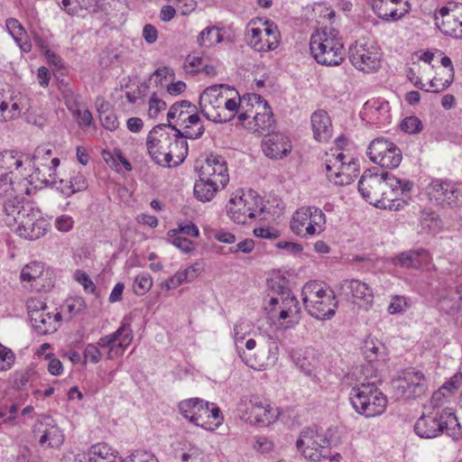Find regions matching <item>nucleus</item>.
I'll list each match as a JSON object with an SVG mask.
<instances>
[{
	"label": "nucleus",
	"mask_w": 462,
	"mask_h": 462,
	"mask_svg": "<svg viewBox=\"0 0 462 462\" xmlns=\"http://www.w3.org/2000/svg\"><path fill=\"white\" fill-rule=\"evenodd\" d=\"M355 375H360L356 379V384L350 392V402L353 408L365 417H375L384 412L387 407L386 396L377 388L376 383L380 379L373 375L371 365L356 368Z\"/></svg>",
	"instance_id": "nucleus-1"
},
{
	"label": "nucleus",
	"mask_w": 462,
	"mask_h": 462,
	"mask_svg": "<svg viewBox=\"0 0 462 462\" xmlns=\"http://www.w3.org/2000/svg\"><path fill=\"white\" fill-rule=\"evenodd\" d=\"M235 88L226 85H213L207 88L199 97L201 114L214 123H224L233 119L237 110Z\"/></svg>",
	"instance_id": "nucleus-2"
},
{
	"label": "nucleus",
	"mask_w": 462,
	"mask_h": 462,
	"mask_svg": "<svg viewBox=\"0 0 462 462\" xmlns=\"http://www.w3.org/2000/svg\"><path fill=\"white\" fill-rule=\"evenodd\" d=\"M237 354L247 366L263 371L276 363L279 346L271 336L258 334L249 337L245 341V347Z\"/></svg>",
	"instance_id": "nucleus-3"
},
{
	"label": "nucleus",
	"mask_w": 462,
	"mask_h": 462,
	"mask_svg": "<svg viewBox=\"0 0 462 462\" xmlns=\"http://www.w3.org/2000/svg\"><path fill=\"white\" fill-rule=\"evenodd\" d=\"M310 49L318 63L337 66L345 57V50L339 32L334 28L317 31L310 37Z\"/></svg>",
	"instance_id": "nucleus-4"
},
{
	"label": "nucleus",
	"mask_w": 462,
	"mask_h": 462,
	"mask_svg": "<svg viewBox=\"0 0 462 462\" xmlns=\"http://www.w3.org/2000/svg\"><path fill=\"white\" fill-rule=\"evenodd\" d=\"M303 304L308 313L320 320L332 319L337 309L335 292L320 282H309L301 291Z\"/></svg>",
	"instance_id": "nucleus-5"
},
{
	"label": "nucleus",
	"mask_w": 462,
	"mask_h": 462,
	"mask_svg": "<svg viewBox=\"0 0 462 462\" xmlns=\"http://www.w3.org/2000/svg\"><path fill=\"white\" fill-rule=\"evenodd\" d=\"M414 430L424 439L436 438L440 433H446L455 440L462 438V427L456 414L448 410L422 415L416 421Z\"/></svg>",
	"instance_id": "nucleus-6"
},
{
	"label": "nucleus",
	"mask_w": 462,
	"mask_h": 462,
	"mask_svg": "<svg viewBox=\"0 0 462 462\" xmlns=\"http://www.w3.org/2000/svg\"><path fill=\"white\" fill-rule=\"evenodd\" d=\"M326 216L317 207H301L292 216L291 231L303 238L320 235L326 227Z\"/></svg>",
	"instance_id": "nucleus-7"
},
{
	"label": "nucleus",
	"mask_w": 462,
	"mask_h": 462,
	"mask_svg": "<svg viewBox=\"0 0 462 462\" xmlns=\"http://www.w3.org/2000/svg\"><path fill=\"white\" fill-rule=\"evenodd\" d=\"M262 199L252 193L236 194L226 204V214L236 224H245L249 219L262 217Z\"/></svg>",
	"instance_id": "nucleus-8"
},
{
	"label": "nucleus",
	"mask_w": 462,
	"mask_h": 462,
	"mask_svg": "<svg viewBox=\"0 0 462 462\" xmlns=\"http://www.w3.org/2000/svg\"><path fill=\"white\" fill-rule=\"evenodd\" d=\"M32 159L29 154H24L14 150H7L0 152V180L9 181L25 180L31 175Z\"/></svg>",
	"instance_id": "nucleus-9"
},
{
	"label": "nucleus",
	"mask_w": 462,
	"mask_h": 462,
	"mask_svg": "<svg viewBox=\"0 0 462 462\" xmlns=\"http://www.w3.org/2000/svg\"><path fill=\"white\" fill-rule=\"evenodd\" d=\"M383 176L385 186L381 189L382 199L377 208L398 209L405 202L403 197L412 189L413 183L388 172H383Z\"/></svg>",
	"instance_id": "nucleus-10"
},
{
	"label": "nucleus",
	"mask_w": 462,
	"mask_h": 462,
	"mask_svg": "<svg viewBox=\"0 0 462 462\" xmlns=\"http://www.w3.org/2000/svg\"><path fill=\"white\" fill-rule=\"evenodd\" d=\"M327 176L336 185H348L357 176L359 168L356 161L346 156L343 152L333 153L326 160Z\"/></svg>",
	"instance_id": "nucleus-11"
},
{
	"label": "nucleus",
	"mask_w": 462,
	"mask_h": 462,
	"mask_svg": "<svg viewBox=\"0 0 462 462\" xmlns=\"http://www.w3.org/2000/svg\"><path fill=\"white\" fill-rule=\"evenodd\" d=\"M429 388V382L420 371L410 370L403 373L393 383L394 395L399 400H412L423 396Z\"/></svg>",
	"instance_id": "nucleus-12"
},
{
	"label": "nucleus",
	"mask_w": 462,
	"mask_h": 462,
	"mask_svg": "<svg viewBox=\"0 0 462 462\" xmlns=\"http://www.w3.org/2000/svg\"><path fill=\"white\" fill-rule=\"evenodd\" d=\"M238 411L241 419L250 423L269 425L278 418L277 411L257 396L242 399Z\"/></svg>",
	"instance_id": "nucleus-13"
},
{
	"label": "nucleus",
	"mask_w": 462,
	"mask_h": 462,
	"mask_svg": "<svg viewBox=\"0 0 462 462\" xmlns=\"http://www.w3.org/2000/svg\"><path fill=\"white\" fill-rule=\"evenodd\" d=\"M367 155L374 163L389 169L398 167L402 160L400 148L384 137L375 138L370 143Z\"/></svg>",
	"instance_id": "nucleus-14"
},
{
	"label": "nucleus",
	"mask_w": 462,
	"mask_h": 462,
	"mask_svg": "<svg viewBox=\"0 0 462 462\" xmlns=\"http://www.w3.org/2000/svg\"><path fill=\"white\" fill-rule=\"evenodd\" d=\"M45 155H52V150L46 146H40L35 150L34 154L31 156L32 162L31 175H28V178H35L46 185L57 186L59 181L56 169L60 164V159L53 157L50 162H44Z\"/></svg>",
	"instance_id": "nucleus-15"
},
{
	"label": "nucleus",
	"mask_w": 462,
	"mask_h": 462,
	"mask_svg": "<svg viewBox=\"0 0 462 462\" xmlns=\"http://www.w3.org/2000/svg\"><path fill=\"white\" fill-rule=\"evenodd\" d=\"M174 125L161 124L155 125L149 133L146 140L147 151L152 159L159 165L165 166L164 153L168 152L173 134Z\"/></svg>",
	"instance_id": "nucleus-16"
},
{
	"label": "nucleus",
	"mask_w": 462,
	"mask_h": 462,
	"mask_svg": "<svg viewBox=\"0 0 462 462\" xmlns=\"http://www.w3.org/2000/svg\"><path fill=\"white\" fill-rule=\"evenodd\" d=\"M299 450L311 461L317 462L330 454L329 441L313 430H304L296 442Z\"/></svg>",
	"instance_id": "nucleus-17"
},
{
	"label": "nucleus",
	"mask_w": 462,
	"mask_h": 462,
	"mask_svg": "<svg viewBox=\"0 0 462 462\" xmlns=\"http://www.w3.org/2000/svg\"><path fill=\"white\" fill-rule=\"evenodd\" d=\"M349 60L356 69L371 72L381 66V52L374 43L356 42L349 49Z\"/></svg>",
	"instance_id": "nucleus-18"
},
{
	"label": "nucleus",
	"mask_w": 462,
	"mask_h": 462,
	"mask_svg": "<svg viewBox=\"0 0 462 462\" xmlns=\"http://www.w3.org/2000/svg\"><path fill=\"white\" fill-rule=\"evenodd\" d=\"M265 310L269 319L273 321L284 320L297 315L300 311L297 299L288 288L281 287V291L269 300Z\"/></svg>",
	"instance_id": "nucleus-19"
},
{
	"label": "nucleus",
	"mask_w": 462,
	"mask_h": 462,
	"mask_svg": "<svg viewBox=\"0 0 462 462\" xmlns=\"http://www.w3.org/2000/svg\"><path fill=\"white\" fill-rule=\"evenodd\" d=\"M430 196L450 208L462 204V186L450 180H433L429 187Z\"/></svg>",
	"instance_id": "nucleus-20"
},
{
	"label": "nucleus",
	"mask_w": 462,
	"mask_h": 462,
	"mask_svg": "<svg viewBox=\"0 0 462 462\" xmlns=\"http://www.w3.org/2000/svg\"><path fill=\"white\" fill-rule=\"evenodd\" d=\"M250 101H254L256 107L255 114L254 115V120L249 122L247 126L254 132L261 130L269 131L274 124L271 107L260 95L254 93L242 97V107L245 108V106H248L250 105Z\"/></svg>",
	"instance_id": "nucleus-21"
},
{
	"label": "nucleus",
	"mask_w": 462,
	"mask_h": 462,
	"mask_svg": "<svg viewBox=\"0 0 462 462\" xmlns=\"http://www.w3.org/2000/svg\"><path fill=\"white\" fill-rule=\"evenodd\" d=\"M133 340V330L130 323L125 319L122 325L112 334L106 335L99 338L97 343V346L107 347V357L113 358V355H123L125 349L131 344Z\"/></svg>",
	"instance_id": "nucleus-22"
},
{
	"label": "nucleus",
	"mask_w": 462,
	"mask_h": 462,
	"mask_svg": "<svg viewBox=\"0 0 462 462\" xmlns=\"http://www.w3.org/2000/svg\"><path fill=\"white\" fill-rule=\"evenodd\" d=\"M265 28H252L248 34V44L256 51H268L278 47L280 32L272 22H265Z\"/></svg>",
	"instance_id": "nucleus-23"
},
{
	"label": "nucleus",
	"mask_w": 462,
	"mask_h": 462,
	"mask_svg": "<svg viewBox=\"0 0 462 462\" xmlns=\"http://www.w3.org/2000/svg\"><path fill=\"white\" fill-rule=\"evenodd\" d=\"M21 280L28 282L36 291H47L54 286L52 272L45 269L41 262H32L26 264L21 272Z\"/></svg>",
	"instance_id": "nucleus-24"
},
{
	"label": "nucleus",
	"mask_w": 462,
	"mask_h": 462,
	"mask_svg": "<svg viewBox=\"0 0 462 462\" xmlns=\"http://www.w3.org/2000/svg\"><path fill=\"white\" fill-rule=\"evenodd\" d=\"M199 174L206 180L216 181L224 188L229 181V175L225 158L216 153H210L200 166Z\"/></svg>",
	"instance_id": "nucleus-25"
},
{
	"label": "nucleus",
	"mask_w": 462,
	"mask_h": 462,
	"mask_svg": "<svg viewBox=\"0 0 462 462\" xmlns=\"http://www.w3.org/2000/svg\"><path fill=\"white\" fill-rule=\"evenodd\" d=\"M371 6L374 14L386 22H397L411 10L406 0H372Z\"/></svg>",
	"instance_id": "nucleus-26"
},
{
	"label": "nucleus",
	"mask_w": 462,
	"mask_h": 462,
	"mask_svg": "<svg viewBox=\"0 0 462 462\" xmlns=\"http://www.w3.org/2000/svg\"><path fill=\"white\" fill-rule=\"evenodd\" d=\"M385 186L383 172L374 173L371 170L364 172L358 181V191L370 204L377 207L382 199L381 189Z\"/></svg>",
	"instance_id": "nucleus-27"
},
{
	"label": "nucleus",
	"mask_w": 462,
	"mask_h": 462,
	"mask_svg": "<svg viewBox=\"0 0 462 462\" xmlns=\"http://www.w3.org/2000/svg\"><path fill=\"white\" fill-rule=\"evenodd\" d=\"M48 229L46 221L40 217L39 211L32 209V213L23 218L15 227V233L25 239L36 240L43 236Z\"/></svg>",
	"instance_id": "nucleus-28"
},
{
	"label": "nucleus",
	"mask_w": 462,
	"mask_h": 462,
	"mask_svg": "<svg viewBox=\"0 0 462 462\" xmlns=\"http://www.w3.org/2000/svg\"><path fill=\"white\" fill-rule=\"evenodd\" d=\"M264 154L271 159H282L291 151V142L281 133H269L262 141Z\"/></svg>",
	"instance_id": "nucleus-29"
},
{
	"label": "nucleus",
	"mask_w": 462,
	"mask_h": 462,
	"mask_svg": "<svg viewBox=\"0 0 462 462\" xmlns=\"http://www.w3.org/2000/svg\"><path fill=\"white\" fill-rule=\"evenodd\" d=\"M340 291L342 294L353 302L362 300L366 305H370L373 302V290L360 280H344L340 284Z\"/></svg>",
	"instance_id": "nucleus-30"
},
{
	"label": "nucleus",
	"mask_w": 462,
	"mask_h": 462,
	"mask_svg": "<svg viewBox=\"0 0 462 462\" xmlns=\"http://www.w3.org/2000/svg\"><path fill=\"white\" fill-rule=\"evenodd\" d=\"M173 138L168 152L164 153L165 166H178L184 162L188 155V142L180 136V130L176 126L171 128Z\"/></svg>",
	"instance_id": "nucleus-31"
},
{
	"label": "nucleus",
	"mask_w": 462,
	"mask_h": 462,
	"mask_svg": "<svg viewBox=\"0 0 462 462\" xmlns=\"http://www.w3.org/2000/svg\"><path fill=\"white\" fill-rule=\"evenodd\" d=\"M33 208L27 202L10 198L5 201V222L7 226L13 227L17 226L25 217L32 213Z\"/></svg>",
	"instance_id": "nucleus-32"
},
{
	"label": "nucleus",
	"mask_w": 462,
	"mask_h": 462,
	"mask_svg": "<svg viewBox=\"0 0 462 462\" xmlns=\"http://www.w3.org/2000/svg\"><path fill=\"white\" fill-rule=\"evenodd\" d=\"M40 315H34L31 321L32 326L39 335L53 333L57 330L61 320V314L51 311L49 308Z\"/></svg>",
	"instance_id": "nucleus-33"
},
{
	"label": "nucleus",
	"mask_w": 462,
	"mask_h": 462,
	"mask_svg": "<svg viewBox=\"0 0 462 462\" xmlns=\"http://www.w3.org/2000/svg\"><path fill=\"white\" fill-rule=\"evenodd\" d=\"M311 126L314 138L319 142H327L332 135V124L329 116L324 110L315 111L311 116Z\"/></svg>",
	"instance_id": "nucleus-34"
},
{
	"label": "nucleus",
	"mask_w": 462,
	"mask_h": 462,
	"mask_svg": "<svg viewBox=\"0 0 462 462\" xmlns=\"http://www.w3.org/2000/svg\"><path fill=\"white\" fill-rule=\"evenodd\" d=\"M87 188V180L79 171H72L68 179H60L56 186L57 189L68 197Z\"/></svg>",
	"instance_id": "nucleus-35"
},
{
	"label": "nucleus",
	"mask_w": 462,
	"mask_h": 462,
	"mask_svg": "<svg viewBox=\"0 0 462 462\" xmlns=\"http://www.w3.org/2000/svg\"><path fill=\"white\" fill-rule=\"evenodd\" d=\"M428 260V253L424 249L410 250L399 254L393 260L394 264L404 268L419 269Z\"/></svg>",
	"instance_id": "nucleus-36"
},
{
	"label": "nucleus",
	"mask_w": 462,
	"mask_h": 462,
	"mask_svg": "<svg viewBox=\"0 0 462 462\" xmlns=\"http://www.w3.org/2000/svg\"><path fill=\"white\" fill-rule=\"evenodd\" d=\"M296 365L307 375H315L319 367V360L313 349H306L295 356Z\"/></svg>",
	"instance_id": "nucleus-37"
},
{
	"label": "nucleus",
	"mask_w": 462,
	"mask_h": 462,
	"mask_svg": "<svg viewBox=\"0 0 462 462\" xmlns=\"http://www.w3.org/2000/svg\"><path fill=\"white\" fill-rule=\"evenodd\" d=\"M199 177L194 184V195L202 202L210 201L221 186L217 184L216 181L204 179L199 174Z\"/></svg>",
	"instance_id": "nucleus-38"
},
{
	"label": "nucleus",
	"mask_w": 462,
	"mask_h": 462,
	"mask_svg": "<svg viewBox=\"0 0 462 462\" xmlns=\"http://www.w3.org/2000/svg\"><path fill=\"white\" fill-rule=\"evenodd\" d=\"M252 328L251 322L245 319L237 320L233 328V338L237 353L242 350L245 346L247 336L250 335Z\"/></svg>",
	"instance_id": "nucleus-39"
},
{
	"label": "nucleus",
	"mask_w": 462,
	"mask_h": 462,
	"mask_svg": "<svg viewBox=\"0 0 462 462\" xmlns=\"http://www.w3.org/2000/svg\"><path fill=\"white\" fill-rule=\"evenodd\" d=\"M85 462H122V460L110 452L106 445L97 444L90 448L88 461Z\"/></svg>",
	"instance_id": "nucleus-40"
},
{
	"label": "nucleus",
	"mask_w": 462,
	"mask_h": 462,
	"mask_svg": "<svg viewBox=\"0 0 462 462\" xmlns=\"http://www.w3.org/2000/svg\"><path fill=\"white\" fill-rule=\"evenodd\" d=\"M223 41V35L215 26L205 28L198 36L197 42L200 47H212Z\"/></svg>",
	"instance_id": "nucleus-41"
},
{
	"label": "nucleus",
	"mask_w": 462,
	"mask_h": 462,
	"mask_svg": "<svg viewBox=\"0 0 462 462\" xmlns=\"http://www.w3.org/2000/svg\"><path fill=\"white\" fill-rule=\"evenodd\" d=\"M63 434L56 426L45 430L40 438V444L50 448H59L63 443Z\"/></svg>",
	"instance_id": "nucleus-42"
},
{
	"label": "nucleus",
	"mask_w": 462,
	"mask_h": 462,
	"mask_svg": "<svg viewBox=\"0 0 462 462\" xmlns=\"http://www.w3.org/2000/svg\"><path fill=\"white\" fill-rule=\"evenodd\" d=\"M199 403H201V399L199 398L184 400L179 403L180 412L191 423H197L198 418H196V416H198V409H199Z\"/></svg>",
	"instance_id": "nucleus-43"
},
{
	"label": "nucleus",
	"mask_w": 462,
	"mask_h": 462,
	"mask_svg": "<svg viewBox=\"0 0 462 462\" xmlns=\"http://www.w3.org/2000/svg\"><path fill=\"white\" fill-rule=\"evenodd\" d=\"M21 108L16 102H13L10 106L4 99L3 93L0 92V122H7L19 116Z\"/></svg>",
	"instance_id": "nucleus-44"
},
{
	"label": "nucleus",
	"mask_w": 462,
	"mask_h": 462,
	"mask_svg": "<svg viewBox=\"0 0 462 462\" xmlns=\"http://www.w3.org/2000/svg\"><path fill=\"white\" fill-rule=\"evenodd\" d=\"M456 388L453 382L445 383L438 391L434 392L430 403L434 408L443 405L448 398L450 397L452 391Z\"/></svg>",
	"instance_id": "nucleus-45"
},
{
	"label": "nucleus",
	"mask_w": 462,
	"mask_h": 462,
	"mask_svg": "<svg viewBox=\"0 0 462 462\" xmlns=\"http://www.w3.org/2000/svg\"><path fill=\"white\" fill-rule=\"evenodd\" d=\"M5 26L8 32L17 43H20L22 40H24L26 35L25 30L17 19L8 18L5 21Z\"/></svg>",
	"instance_id": "nucleus-46"
},
{
	"label": "nucleus",
	"mask_w": 462,
	"mask_h": 462,
	"mask_svg": "<svg viewBox=\"0 0 462 462\" xmlns=\"http://www.w3.org/2000/svg\"><path fill=\"white\" fill-rule=\"evenodd\" d=\"M420 119L415 116L405 117L400 124V128L409 134H419L422 130Z\"/></svg>",
	"instance_id": "nucleus-47"
},
{
	"label": "nucleus",
	"mask_w": 462,
	"mask_h": 462,
	"mask_svg": "<svg viewBox=\"0 0 462 462\" xmlns=\"http://www.w3.org/2000/svg\"><path fill=\"white\" fill-rule=\"evenodd\" d=\"M152 286V279L148 273H141L136 276L133 289L135 294L143 295L147 292Z\"/></svg>",
	"instance_id": "nucleus-48"
},
{
	"label": "nucleus",
	"mask_w": 462,
	"mask_h": 462,
	"mask_svg": "<svg viewBox=\"0 0 462 462\" xmlns=\"http://www.w3.org/2000/svg\"><path fill=\"white\" fill-rule=\"evenodd\" d=\"M199 409H198V416H196V418H198V422L194 423V425L206 430H213L211 424L205 420L206 419H210V403L201 400V403L199 404Z\"/></svg>",
	"instance_id": "nucleus-49"
},
{
	"label": "nucleus",
	"mask_w": 462,
	"mask_h": 462,
	"mask_svg": "<svg viewBox=\"0 0 462 462\" xmlns=\"http://www.w3.org/2000/svg\"><path fill=\"white\" fill-rule=\"evenodd\" d=\"M15 361L14 352L0 343V372L11 369Z\"/></svg>",
	"instance_id": "nucleus-50"
},
{
	"label": "nucleus",
	"mask_w": 462,
	"mask_h": 462,
	"mask_svg": "<svg viewBox=\"0 0 462 462\" xmlns=\"http://www.w3.org/2000/svg\"><path fill=\"white\" fill-rule=\"evenodd\" d=\"M168 236L171 238V243L182 252L189 253L193 249L192 242L188 238L178 236L177 229L170 230Z\"/></svg>",
	"instance_id": "nucleus-51"
},
{
	"label": "nucleus",
	"mask_w": 462,
	"mask_h": 462,
	"mask_svg": "<svg viewBox=\"0 0 462 462\" xmlns=\"http://www.w3.org/2000/svg\"><path fill=\"white\" fill-rule=\"evenodd\" d=\"M26 307L30 321L34 319V315H40V312L44 311L48 309L46 303L40 299L31 298L26 301Z\"/></svg>",
	"instance_id": "nucleus-52"
},
{
	"label": "nucleus",
	"mask_w": 462,
	"mask_h": 462,
	"mask_svg": "<svg viewBox=\"0 0 462 462\" xmlns=\"http://www.w3.org/2000/svg\"><path fill=\"white\" fill-rule=\"evenodd\" d=\"M166 107V102L159 98L156 94H152L149 99L148 115L150 117L155 118L162 110H165Z\"/></svg>",
	"instance_id": "nucleus-53"
},
{
	"label": "nucleus",
	"mask_w": 462,
	"mask_h": 462,
	"mask_svg": "<svg viewBox=\"0 0 462 462\" xmlns=\"http://www.w3.org/2000/svg\"><path fill=\"white\" fill-rule=\"evenodd\" d=\"M184 110L185 114H189V109H191V111H194L196 109V106L191 105V103L188 100H181L179 102L174 103L169 109L167 114L168 120L174 119L177 115V110Z\"/></svg>",
	"instance_id": "nucleus-54"
},
{
	"label": "nucleus",
	"mask_w": 462,
	"mask_h": 462,
	"mask_svg": "<svg viewBox=\"0 0 462 462\" xmlns=\"http://www.w3.org/2000/svg\"><path fill=\"white\" fill-rule=\"evenodd\" d=\"M101 125L109 131H114L118 126L117 117L112 111H103L99 114Z\"/></svg>",
	"instance_id": "nucleus-55"
},
{
	"label": "nucleus",
	"mask_w": 462,
	"mask_h": 462,
	"mask_svg": "<svg viewBox=\"0 0 462 462\" xmlns=\"http://www.w3.org/2000/svg\"><path fill=\"white\" fill-rule=\"evenodd\" d=\"M205 132L203 125H199L198 127L191 125H185L183 131H180V136L186 141L187 139L196 140L202 136Z\"/></svg>",
	"instance_id": "nucleus-56"
},
{
	"label": "nucleus",
	"mask_w": 462,
	"mask_h": 462,
	"mask_svg": "<svg viewBox=\"0 0 462 462\" xmlns=\"http://www.w3.org/2000/svg\"><path fill=\"white\" fill-rule=\"evenodd\" d=\"M74 278L79 283H80L83 286L84 291L86 292H95L96 285L86 273L77 271L74 274Z\"/></svg>",
	"instance_id": "nucleus-57"
},
{
	"label": "nucleus",
	"mask_w": 462,
	"mask_h": 462,
	"mask_svg": "<svg viewBox=\"0 0 462 462\" xmlns=\"http://www.w3.org/2000/svg\"><path fill=\"white\" fill-rule=\"evenodd\" d=\"M122 462H156V458L146 451L136 450Z\"/></svg>",
	"instance_id": "nucleus-58"
},
{
	"label": "nucleus",
	"mask_w": 462,
	"mask_h": 462,
	"mask_svg": "<svg viewBox=\"0 0 462 462\" xmlns=\"http://www.w3.org/2000/svg\"><path fill=\"white\" fill-rule=\"evenodd\" d=\"M168 77L171 79L173 78L171 69L168 67H162L154 71L151 77V79H154V82L157 86H163L164 80H166Z\"/></svg>",
	"instance_id": "nucleus-59"
},
{
	"label": "nucleus",
	"mask_w": 462,
	"mask_h": 462,
	"mask_svg": "<svg viewBox=\"0 0 462 462\" xmlns=\"http://www.w3.org/2000/svg\"><path fill=\"white\" fill-rule=\"evenodd\" d=\"M55 227L60 232H69L74 226L73 218L69 215L59 216L55 219Z\"/></svg>",
	"instance_id": "nucleus-60"
},
{
	"label": "nucleus",
	"mask_w": 462,
	"mask_h": 462,
	"mask_svg": "<svg viewBox=\"0 0 462 462\" xmlns=\"http://www.w3.org/2000/svg\"><path fill=\"white\" fill-rule=\"evenodd\" d=\"M84 357L93 364H97L102 357V354L97 345L88 344L84 351Z\"/></svg>",
	"instance_id": "nucleus-61"
},
{
	"label": "nucleus",
	"mask_w": 462,
	"mask_h": 462,
	"mask_svg": "<svg viewBox=\"0 0 462 462\" xmlns=\"http://www.w3.org/2000/svg\"><path fill=\"white\" fill-rule=\"evenodd\" d=\"M183 282H186V279H184L183 273L181 271L177 272L174 275L170 277L164 283L163 287L170 291L172 289H176Z\"/></svg>",
	"instance_id": "nucleus-62"
},
{
	"label": "nucleus",
	"mask_w": 462,
	"mask_h": 462,
	"mask_svg": "<svg viewBox=\"0 0 462 462\" xmlns=\"http://www.w3.org/2000/svg\"><path fill=\"white\" fill-rule=\"evenodd\" d=\"M406 307V300L403 297L395 296L393 298L391 303L388 306V311L390 314H396L402 312Z\"/></svg>",
	"instance_id": "nucleus-63"
},
{
	"label": "nucleus",
	"mask_w": 462,
	"mask_h": 462,
	"mask_svg": "<svg viewBox=\"0 0 462 462\" xmlns=\"http://www.w3.org/2000/svg\"><path fill=\"white\" fill-rule=\"evenodd\" d=\"M440 306L441 309L449 315L456 314L460 310L458 303L448 298H442L440 300Z\"/></svg>",
	"instance_id": "nucleus-64"
}]
</instances>
